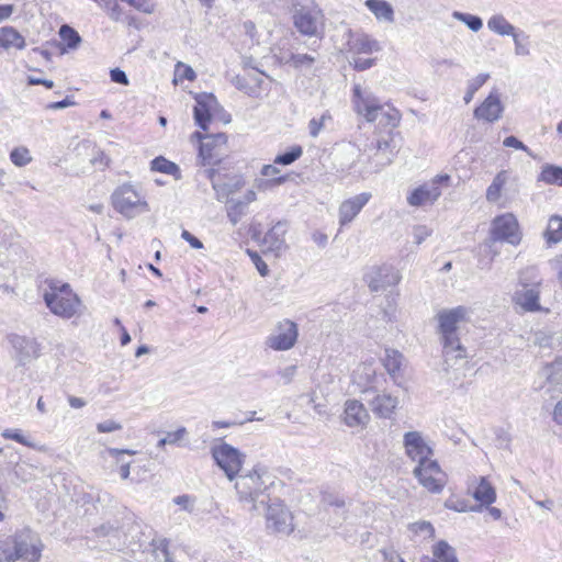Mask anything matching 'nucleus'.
Instances as JSON below:
<instances>
[{
  "instance_id": "60",
  "label": "nucleus",
  "mask_w": 562,
  "mask_h": 562,
  "mask_svg": "<svg viewBox=\"0 0 562 562\" xmlns=\"http://www.w3.org/2000/svg\"><path fill=\"white\" fill-rule=\"evenodd\" d=\"M110 77L111 80L115 83H120L123 86H127L130 83L125 71L121 70L120 68L112 69L110 72Z\"/></svg>"
},
{
  "instance_id": "33",
  "label": "nucleus",
  "mask_w": 562,
  "mask_h": 562,
  "mask_svg": "<svg viewBox=\"0 0 562 562\" xmlns=\"http://www.w3.org/2000/svg\"><path fill=\"white\" fill-rule=\"evenodd\" d=\"M541 375L550 385H559L562 382V357L557 358L552 363L541 370Z\"/></svg>"
},
{
  "instance_id": "30",
  "label": "nucleus",
  "mask_w": 562,
  "mask_h": 562,
  "mask_svg": "<svg viewBox=\"0 0 562 562\" xmlns=\"http://www.w3.org/2000/svg\"><path fill=\"white\" fill-rule=\"evenodd\" d=\"M487 27L501 36H513L516 33V27L502 14L492 15L487 21Z\"/></svg>"
},
{
  "instance_id": "22",
  "label": "nucleus",
  "mask_w": 562,
  "mask_h": 562,
  "mask_svg": "<svg viewBox=\"0 0 562 562\" xmlns=\"http://www.w3.org/2000/svg\"><path fill=\"white\" fill-rule=\"evenodd\" d=\"M370 416L364 405L357 400H348L345 403L342 420L350 428H363L369 423Z\"/></svg>"
},
{
  "instance_id": "19",
  "label": "nucleus",
  "mask_w": 562,
  "mask_h": 562,
  "mask_svg": "<svg viewBox=\"0 0 562 562\" xmlns=\"http://www.w3.org/2000/svg\"><path fill=\"white\" fill-rule=\"evenodd\" d=\"M372 194L370 192H362L344 200L338 209V222L340 228L349 225L361 212V210L370 201Z\"/></svg>"
},
{
  "instance_id": "34",
  "label": "nucleus",
  "mask_w": 562,
  "mask_h": 562,
  "mask_svg": "<svg viewBox=\"0 0 562 562\" xmlns=\"http://www.w3.org/2000/svg\"><path fill=\"white\" fill-rule=\"evenodd\" d=\"M538 181L562 187V167L544 165L538 177Z\"/></svg>"
},
{
  "instance_id": "18",
  "label": "nucleus",
  "mask_w": 562,
  "mask_h": 562,
  "mask_svg": "<svg viewBox=\"0 0 562 562\" xmlns=\"http://www.w3.org/2000/svg\"><path fill=\"white\" fill-rule=\"evenodd\" d=\"M448 176H438L432 181L415 188L407 196L411 206H426L434 204L441 195L439 182L448 180Z\"/></svg>"
},
{
  "instance_id": "41",
  "label": "nucleus",
  "mask_w": 562,
  "mask_h": 562,
  "mask_svg": "<svg viewBox=\"0 0 562 562\" xmlns=\"http://www.w3.org/2000/svg\"><path fill=\"white\" fill-rule=\"evenodd\" d=\"M10 160L16 167H24L32 161V156L25 146H19L11 150Z\"/></svg>"
},
{
  "instance_id": "27",
  "label": "nucleus",
  "mask_w": 562,
  "mask_h": 562,
  "mask_svg": "<svg viewBox=\"0 0 562 562\" xmlns=\"http://www.w3.org/2000/svg\"><path fill=\"white\" fill-rule=\"evenodd\" d=\"M24 36L13 26L0 27V48L5 50L23 49L25 47Z\"/></svg>"
},
{
  "instance_id": "16",
  "label": "nucleus",
  "mask_w": 562,
  "mask_h": 562,
  "mask_svg": "<svg viewBox=\"0 0 562 562\" xmlns=\"http://www.w3.org/2000/svg\"><path fill=\"white\" fill-rule=\"evenodd\" d=\"M401 281V273L391 265L373 267L366 274V282L372 292L386 290Z\"/></svg>"
},
{
  "instance_id": "14",
  "label": "nucleus",
  "mask_w": 562,
  "mask_h": 562,
  "mask_svg": "<svg viewBox=\"0 0 562 562\" xmlns=\"http://www.w3.org/2000/svg\"><path fill=\"white\" fill-rule=\"evenodd\" d=\"M406 457L417 464L432 459L434 449L430 441L417 430L407 431L403 436Z\"/></svg>"
},
{
  "instance_id": "32",
  "label": "nucleus",
  "mask_w": 562,
  "mask_h": 562,
  "mask_svg": "<svg viewBox=\"0 0 562 562\" xmlns=\"http://www.w3.org/2000/svg\"><path fill=\"white\" fill-rule=\"evenodd\" d=\"M404 357L395 349H385V356L383 358V364L387 373L395 378L402 368Z\"/></svg>"
},
{
  "instance_id": "31",
  "label": "nucleus",
  "mask_w": 562,
  "mask_h": 562,
  "mask_svg": "<svg viewBox=\"0 0 562 562\" xmlns=\"http://www.w3.org/2000/svg\"><path fill=\"white\" fill-rule=\"evenodd\" d=\"M543 238L548 245L558 244L562 241V217L553 215L549 218L547 228L543 233Z\"/></svg>"
},
{
  "instance_id": "21",
  "label": "nucleus",
  "mask_w": 562,
  "mask_h": 562,
  "mask_svg": "<svg viewBox=\"0 0 562 562\" xmlns=\"http://www.w3.org/2000/svg\"><path fill=\"white\" fill-rule=\"evenodd\" d=\"M288 232V223L285 221L277 222L263 236L262 245L267 251L274 256H280L285 249V234Z\"/></svg>"
},
{
  "instance_id": "9",
  "label": "nucleus",
  "mask_w": 562,
  "mask_h": 562,
  "mask_svg": "<svg viewBox=\"0 0 562 562\" xmlns=\"http://www.w3.org/2000/svg\"><path fill=\"white\" fill-rule=\"evenodd\" d=\"M211 456L229 481L238 476L246 460L245 453L224 441L211 448Z\"/></svg>"
},
{
  "instance_id": "47",
  "label": "nucleus",
  "mask_w": 562,
  "mask_h": 562,
  "mask_svg": "<svg viewBox=\"0 0 562 562\" xmlns=\"http://www.w3.org/2000/svg\"><path fill=\"white\" fill-rule=\"evenodd\" d=\"M1 436L4 438V439H10V440H14L23 446H26L29 448H35V445L29 440L22 432L20 429H15V428H7L4 429L2 432H1Z\"/></svg>"
},
{
  "instance_id": "15",
  "label": "nucleus",
  "mask_w": 562,
  "mask_h": 562,
  "mask_svg": "<svg viewBox=\"0 0 562 562\" xmlns=\"http://www.w3.org/2000/svg\"><path fill=\"white\" fill-rule=\"evenodd\" d=\"M8 341L13 349L12 358L19 366H25L41 356V345L34 338L11 334Z\"/></svg>"
},
{
  "instance_id": "46",
  "label": "nucleus",
  "mask_w": 562,
  "mask_h": 562,
  "mask_svg": "<svg viewBox=\"0 0 562 562\" xmlns=\"http://www.w3.org/2000/svg\"><path fill=\"white\" fill-rule=\"evenodd\" d=\"M515 44V54L517 56H528L530 54L529 36L525 34H518L517 32L513 35Z\"/></svg>"
},
{
  "instance_id": "45",
  "label": "nucleus",
  "mask_w": 562,
  "mask_h": 562,
  "mask_svg": "<svg viewBox=\"0 0 562 562\" xmlns=\"http://www.w3.org/2000/svg\"><path fill=\"white\" fill-rule=\"evenodd\" d=\"M331 120L329 111H325L319 117H313L308 122V132L312 137H317L326 123Z\"/></svg>"
},
{
  "instance_id": "26",
  "label": "nucleus",
  "mask_w": 562,
  "mask_h": 562,
  "mask_svg": "<svg viewBox=\"0 0 562 562\" xmlns=\"http://www.w3.org/2000/svg\"><path fill=\"white\" fill-rule=\"evenodd\" d=\"M472 496L481 506H490L496 501V491L485 476H481L475 479Z\"/></svg>"
},
{
  "instance_id": "35",
  "label": "nucleus",
  "mask_w": 562,
  "mask_h": 562,
  "mask_svg": "<svg viewBox=\"0 0 562 562\" xmlns=\"http://www.w3.org/2000/svg\"><path fill=\"white\" fill-rule=\"evenodd\" d=\"M150 553L153 562H175L169 551V542L166 539L153 541Z\"/></svg>"
},
{
  "instance_id": "1",
  "label": "nucleus",
  "mask_w": 562,
  "mask_h": 562,
  "mask_svg": "<svg viewBox=\"0 0 562 562\" xmlns=\"http://www.w3.org/2000/svg\"><path fill=\"white\" fill-rule=\"evenodd\" d=\"M469 316L470 310L462 305L442 310L436 316L447 368H453L458 361H463L467 357L465 348L460 342L458 327L460 323L468 321Z\"/></svg>"
},
{
  "instance_id": "50",
  "label": "nucleus",
  "mask_w": 562,
  "mask_h": 562,
  "mask_svg": "<svg viewBox=\"0 0 562 562\" xmlns=\"http://www.w3.org/2000/svg\"><path fill=\"white\" fill-rule=\"evenodd\" d=\"M235 85L239 90L244 91L248 95L254 97V98H259L258 88H254V87L249 86L247 76L236 77Z\"/></svg>"
},
{
  "instance_id": "44",
  "label": "nucleus",
  "mask_w": 562,
  "mask_h": 562,
  "mask_svg": "<svg viewBox=\"0 0 562 562\" xmlns=\"http://www.w3.org/2000/svg\"><path fill=\"white\" fill-rule=\"evenodd\" d=\"M59 35L61 40L67 44V47L71 49L76 48L81 42L78 32L69 25H63L59 30Z\"/></svg>"
},
{
  "instance_id": "24",
  "label": "nucleus",
  "mask_w": 562,
  "mask_h": 562,
  "mask_svg": "<svg viewBox=\"0 0 562 562\" xmlns=\"http://www.w3.org/2000/svg\"><path fill=\"white\" fill-rule=\"evenodd\" d=\"M195 106L193 110L194 121L202 130H207V124L211 121L212 111L216 108L217 101L213 94H199L195 98Z\"/></svg>"
},
{
  "instance_id": "36",
  "label": "nucleus",
  "mask_w": 562,
  "mask_h": 562,
  "mask_svg": "<svg viewBox=\"0 0 562 562\" xmlns=\"http://www.w3.org/2000/svg\"><path fill=\"white\" fill-rule=\"evenodd\" d=\"M507 171L503 170L499 171L495 178L493 179L492 183L486 190V199L490 202H496L501 198V192L503 187L507 182Z\"/></svg>"
},
{
  "instance_id": "54",
  "label": "nucleus",
  "mask_w": 562,
  "mask_h": 562,
  "mask_svg": "<svg viewBox=\"0 0 562 562\" xmlns=\"http://www.w3.org/2000/svg\"><path fill=\"white\" fill-rule=\"evenodd\" d=\"M248 255L252 263L256 266L260 276L266 277L269 273L267 263L261 259V257L256 251L248 250Z\"/></svg>"
},
{
  "instance_id": "28",
  "label": "nucleus",
  "mask_w": 562,
  "mask_h": 562,
  "mask_svg": "<svg viewBox=\"0 0 562 562\" xmlns=\"http://www.w3.org/2000/svg\"><path fill=\"white\" fill-rule=\"evenodd\" d=\"M364 5L380 22L393 23L394 9L386 0H366Z\"/></svg>"
},
{
  "instance_id": "56",
  "label": "nucleus",
  "mask_w": 562,
  "mask_h": 562,
  "mask_svg": "<svg viewBox=\"0 0 562 562\" xmlns=\"http://www.w3.org/2000/svg\"><path fill=\"white\" fill-rule=\"evenodd\" d=\"M430 235V229L425 225L415 226L413 229L414 241L420 245Z\"/></svg>"
},
{
  "instance_id": "61",
  "label": "nucleus",
  "mask_w": 562,
  "mask_h": 562,
  "mask_svg": "<svg viewBox=\"0 0 562 562\" xmlns=\"http://www.w3.org/2000/svg\"><path fill=\"white\" fill-rule=\"evenodd\" d=\"M181 237L190 244V246L194 249L203 248V243L193 236L189 231L183 229L181 233Z\"/></svg>"
},
{
  "instance_id": "52",
  "label": "nucleus",
  "mask_w": 562,
  "mask_h": 562,
  "mask_svg": "<svg viewBox=\"0 0 562 562\" xmlns=\"http://www.w3.org/2000/svg\"><path fill=\"white\" fill-rule=\"evenodd\" d=\"M122 428V425L113 419H108L97 424V430L101 434L117 431Z\"/></svg>"
},
{
  "instance_id": "55",
  "label": "nucleus",
  "mask_w": 562,
  "mask_h": 562,
  "mask_svg": "<svg viewBox=\"0 0 562 562\" xmlns=\"http://www.w3.org/2000/svg\"><path fill=\"white\" fill-rule=\"evenodd\" d=\"M284 181H285L284 177H279L277 179H270V180L256 179L254 182V187L259 191H263V190H267L268 188H270L271 186L280 184Z\"/></svg>"
},
{
  "instance_id": "20",
  "label": "nucleus",
  "mask_w": 562,
  "mask_h": 562,
  "mask_svg": "<svg viewBox=\"0 0 562 562\" xmlns=\"http://www.w3.org/2000/svg\"><path fill=\"white\" fill-rule=\"evenodd\" d=\"M504 112V104L497 90H492L485 100L474 110L475 119L493 123L498 121Z\"/></svg>"
},
{
  "instance_id": "7",
  "label": "nucleus",
  "mask_w": 562,
  "mask_h": 562,
  "mask_svg": "<svg viewBox=\"0 0 562 562\" xmlns=\"http://www.w3.org/2000/svg\"><path fill=\"white\" fill-rule=\"evenodd\" d=\"M541 279L537 277L535 268H527L520 272L519 285L521 289L516 290L513 295V301L524 312L536 313L541 312L540 304V285Z\"/></svg>"
},
{
  "instance_id": "23",
  "label": "nucleus",
  "mask_w": 562,
  "mask_h": 562,
  "mask_svg": "<svg viewBox=\"0 0 562 562\" xmlns=\"http://www.w3.org/2000/svg\"><path fill=\"white\" fill-rule=\"evenodd\" d=\"M368 403L372 413L376 417L389 419L395 414V411L400 404V400L397 396L382 392L378 393Z\"/></svg>"
},
{
  "instance_id": "29",
  "label": "nucleus",
  "mask_w": 562,
  "mask_h": 562,
  "mask_svg": "<svg viewBox=\"0 0 562 562\" xmlns=\"http://www.w3.org/2000/svg\"><path fill=\"white\" fill-rule=\"evenodd\" d=\"M375 369L371 363H360L357 369L352 373V380L359 386H362V392L366 393L369 391L370 385L373 383L375 379Z\"/></svg>"
},
{
  "instance_id": "57",
  "label": "nucleus",
  "mask_w": 562,
  "mask_h": 562,
  "mask_svg": "<svg viewBox=\"0 0 562 562\" xmlns=\"http://www.w3.org/2000/svg\"><path fill=\"white\" fill-rule=\"evenodd\" d=\"M187 434H188V431H187L186 427H180L175 431L167 432L166 438H167L168 445H177L187 436Z\"/></svg>"
},
{
  "instance_id": "38",
  "label": "nucleus",
  "mask_w": 562,
  "mask_h": 562,
  "mask_svg": "<svg viewBox=\"0 0 562 562\" xmlns=\"http://www.w3.org/2000/svg\"><path fill=\"white\" fill-rule=\"evenodd\" d=\"M434 557L441 562H458L454 549L443 540L435 546Z\"/></svg>"
},
{
  "instance_id": "6",
  "label": "nucleus",
  "mask_w": 562,
  "mask_h": 562,
  "mask_svg": "<svg viewBox=\"0 0 562 562\" xmlns=\"http://www.w3.org/2000/svg\"><path fill=\"white\" fill-rule=\"evenodd\" d=\"M111 200L114 210L128 220L149 212L146 195L131 183L117 187Z\"/></svg>"
},
{
  "instance_id": "58",
  "label": "nucleus",
  "mask_w": 562,
  "mask_h": 562,
  "mask_svg": "<svg viewBox=\"0 0 562 562\" xmlns=\"http://www.w3.org/2000/svg\"><path fill=\"white\" fill-rule=\"evenodd\" d=\"M374 63H375L374 58L357 57V58H353V61L351 64L356 70L363 71V70L371 68L374 65Z\"/></svg>"
},
{
  "instance_id": "59",
  "label": "nucleus",
  "mask_w": 562,
  "mask_h": 562,
  "mask_svg": "<svg viewBox=\"0 0 562 562\" xmlns=\"http://www.w3.org/2000/svg\"><path fill=\"white\" fill-rule=\"evenodd\" d=\"M292 63L294 66L300 67L304 65H312L315 61V58L308 54H294L292 55Z\"/></svg>"
},
{
  "instance_id": "37",
  "label": "nucleus",
  "mask_w": 562,
  "mask_h": 562,
  "mask_svg": "<svg viewBox=\"0 0 562 562\" xmlns=\"http://www.w3.org/2000/svg\"><path fill=\"white\" fill-rule=\"evenodd\" d=\"M151 170L175 176L177 179L180 178V168L178 165L161 156L156 157L151 161Z\"/></svg>"
},
{
  "instance_id": "53",
  "label": "nucleus",
  "mask_w": 562,
  "mask_h": 562,
  "mask_svg": "<svg viewBox=\"0 0 562 562\" xmlns=\"http://www.w3.org/2000/svg\"><path fill=\"white\" fill-rule=\"evenodd\" d=\"M503 144H504L505 147H512V148H515V149H518V150H524L529 156L533 157L531 150L521 140H519L515 136L506 137L504 139Z\"/></svg>"
},
{
  "instance_id": "40",
  "label": "nucleus",
  "mask_w": 562,
  "mask_h": 562,
  "mask_svg": "<svg viewBox=\"0 0 562 562\" xmlns=\"http://www.w3.org/2000/svg\"><path fill=\"white\" fill-rule=\"evenodd\" d=\"M452 16L464 23L471 31L479 32L483 26V21L480 16L470 14V13H463L459 11H454L452 13Z\"/></svg>"
},
{
  "instance_id": "48",
  "label": "nucleus",
  "mask_w": 562,
  "mask_h": 562,
  "mask_svg": "<svg viewBox=\"0 0 562 562\" xmlns=\"http://www.w3.org/2000/svg\"><path fill=\"white\" fill-rule=\"evenodd\" d=\"M195 72L190 66L181 61L177 63L175 70V82L183 81L184 79L192 81L195 79Z\"/></svg>"
},
{
  "instance_id": "62",
  "label": "nucleus",
  "mask_w": 562,
  "mask_h": 562,
  "mask_svg": "<svg viewBox=\"0 0 562 562\" xmlns=\"http://www.w3.org/2000/svg\"><path fill=\"white\" fill-rule=\"evenodd\" d=\"M262 76H263L262 74H256V72L247 75L249 86H251L254 88H258L259 95L261 94V91L263 90L262 85L265 83V80H263Z\"/></svg>"
},
{
  "instance_id": "13",
  "label": "nucleus",
  "mask_w": 562,
  "mask_h": 562,
  "mask_svg": "<svg viewBox=\"0 0 562 562\" xmlns=\"http://www.w3.org/2000/svg\"><path fill=\"white\" fill-rule=\"evenodd\" d=\"M413 474L419 484L431 493H440L447 483L446 473L434 459L417 464Z\"/></svg>"
},
{
  "instance_id": "5",
  "label": "nucleus",
  "mask_w": 562,
  "mask_h": 562,
  "mask_svg": "<svg viewBox=\"0 0 562 562\" xmlns=\"http://www.w3.org/2000/svg\"><path fill=\"white\" fill-rule=\"evenodd\" d=\"M268 472L259 467L251 472L237 477L235 488L241 502L250 503V510L258 512L260 506H266L268 496L265 494L269 484Z\"/></svg>"
},
{
  "instance_id": "17",
  "label": "nucleus",
  "mask_w": 562,
  "mask_h": 562,
  "mask_svg": "<svg viewBox=\"0 0 562 562\" xmlns=\"http://www.w3.org/2000/svg\"><path fill=\"white\" fill-rule=\"evenodd\" d=\"M267 528L276 533L289 535L293 531V517L291 512L280 502L271 503L267 507Z\"/></svg>"
},
{
  "instance_id": "51",
  "label": "nucleus",
  "mask_w": 562,
  "mask_h": 562,
  "mask_svg": "<svg viewBox=\"0 0 562 562\" xmlns=\"http://www.w3.org/2000/svg\"><path fill=\"white\" fill-rule=\"evenodd\" d=\"M173 503L188 513H192L194 510V498L190 495H179L173 498Z\"/></svg>"
},
{
  "instance_id": "49",
  "label": "nucleus",
  "mask_w": 562,
  "mask_h": 562,
  "mask_svg": "<svg viewBox=\"0 0 562 562\" xmlns=\"http://www.w3.org/2000/svg\"><path fill=\"white\" fill-rule=\"evenodd\" d=\"M244 204L240 201L234 202L232 205L228 206L227 210V216L233 225H236L240 217L244 215Z\"/></svg>"
},
{
  "instance_id": "11",
  "label": "nucleus",
  "mask_w": 562,
  "mask_h": 562,
  "mask_svg": "<svg viewBox=\"0 0 562 562\" xmlns=\"http://www.w3.org/2000/svg\"><path fill=\"white\" fill-rule=\"evenodd\" d=\"M297 338V324L284 318L276 323L265 339V346L273 351H288L295 346Z\"/></svg>"
},
{
  "instance_id": "25",
  "label": "nucleus",
  "mask_w": 562,
  "mask_h": 562,
  "mask_svg": "<svg viewBox=\"0 0 562 562\" xmlns=\"http://www.w3.org/2000/svg\"><path fill=\"white\" fill-rule=\"evenodd\" d=\"M348 50L353 54H372L381 50L380 43L366 33L351 34L349 31Z\"/></svg>"
},
{
  "instance_id": "10",
  "label": "nucleus",
  "mask_w": 562,
  "mask_h": 562,
  "mask_svg": "<svg viewBox=\"0 0 562 562\" xmlns=\"http://www.w3.org/2000/svg\"><path fill=\"white\" fill-rule=\"evenodd\" d=\"M192 137L201 142L199 158L203 166H216L227 156V135L225 133L203 135L195 132Z\"/></svg>"
},
{
  "instance_id": "64",
  "label": "nucleus",
  "mask_w": 562,
  "mask_h": 562,
  "mask_svg": "<svg viewBox=\"0 0 562 562\" xmlns=\"http://www.w3.org/2000/svg\"><path fill=\"white\" fill-rule=\"evenodd\" d=\"M552 419L557 425L562 426V396L553 407Z\"/></svg>"
},
{
  "instance_id": "42",
  "label": "nucleus",
  "mask_w": 562,
  "mask_h": 562,
  "mask_svg": "<svg viewBox=\"0 0 562 562\" xmlns=\"http://www.w3.org/2000/svg\"><path fill=\"white\" fill-rule=\"evenodd\" d=\"M411 532L422 539H431L435 536V529L428 521H417L409 525Z\"/></svg>"
},
{
  "instance_id": "39",
  "label": "nucleus",
  "mask_w": 562,
  "mask_h": 562,
  "mask_svg": "<svg viewBox=\"0 0 562 562\" xmlns=\"http://www.w3.org/2000/svg\"><path fill=\"white\" fill-rule=\"evenodd\" d=\"M488 74H479L477 76L468 81L467 91L463 97V100L467 104H469L473 100L476 91L488 80Z\"/></svg>"
},
{
  "instance_id": "43",
  "label": "nucleus",
  "mask_w": 562,
  "mask_h": 562,
  "mask_svg": "<svg viewBox=\"0 0 562 562\" xmlns=\"http://www.w3.org/2000/svg\"><path fill=\"white\" fill-rule=\"evenodd\" d=\"M303 154L301 146H293L289 151L278 155L273 162L277 165L288 166L297 160Z\"/></svg>"
},
{
  "instance_id": "3",
  "label": "nucleus",
  "mask_w": 562,
  "mask_h": 562,
  "mask_svg": "<svg viewBox=\"0 0 562 562\" xmlns=\"http://www.w3.org/2000/svg\"><path fill=\"white\" fill-rule=\"evenodd\" d=\"M43 300L54 315L69 319L79 313L81 301L68 283L50 280L44 291Z\"/></svg>"
},
{
  "instance_id": "8",
  "label": "nucleus",
  "mask_w": 562,
  "mask_h": 562,
  "mask_svg": "<svg viewBox=\"0 0 562 562\" xmlns=\"http://www.w3.org/2000/svg\"><path fill=\"white\" fill-rule=\"evenodd\" d=\"M496 241H505L513 246H517L521 241V233L517 218L512 213L502 214L496 216L492 222L491 238L487 243L492 259L498 255V251L493 249Z\"/></svg>"
},
{
  "instance_id": "2",
  "label": "nucleus",
  "mask_w": 562,
  "mask_h": 562,
  "mask_svg": "<svg viewBox=\"0 0 562 562\" xmlns=\"http://www.w3.org/2000/svg\"><path fill=\"white\" fill-rule=\"evenodd\" d=\"M355 111L369 123L379 121L383 126L396 127L401 122V112L390 104H382L376 95L363 90L360 85L353 87Z\"/></svg>"
},
{
  "instance_id": "12",
  "label": "nucleus",
  "mask_w": 562,
  "mask_h": 562,
  "mask_svg": "<svg viewBox=\"0 0 562 562\" xmlns=\"http://www.w3.org/2000/svg\"><path fill=\"white\" fill-rule=\"evenodd\" d=\"M293 24L303 35L316 36L324 27V13L316 4H297L293 10Z\"/></svg>"
},
{
  "instance_id": "63",
  "label": "nucleus",
  "mask_w": 562,
  "mask_h": 562,
  "mask_svg": "<svg viewBox=\"0 0 562 562\" xmlns=\"http://www.w3.org/2000/svg\"><path fill=\"white\" fill-rule=\"evenodd\" d=\"M296 373V366H289L279 372L284 383H290Z\"/></svg>"
},
{
  "instance_id": "4",
  "label": "nucleus",
  "mask_w": 562,
  "mask_h": 562,
  "mask_svg": "<svg viewBox=\"0 0 562 562\" xmlns=\"http://www.w3.org/2000/svg\"><path fill=\"white\" fill-rule=\"evenodd\" d=\"M42 550V542L34 541L30 530H23L12 537L0 539V562H15L19 559L38 562Z\"/></svg>"
}]
</instances>
